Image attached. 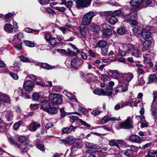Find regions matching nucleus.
<instances>
[{"mask_svg": "<svg viewBox=\"0 0 157 157\" xmlns=\"http://www.w3.org/2000/svg\"><path fill=\"white\" fill-rule=\"evenodd\" d=\"M86 76H85L84 75H82V78H95V76L92 73H88L86 75Z\"/></svg>", "mask_w": 157, "mask_h": 157, "instance_id": "nucleus-56", "label": "nucleus"}, {"mask_svg": "<svg viewBox=\"0 0 157 157\" xmlns=\"http://www.w3.org/2000/svg\"><path fill=\"white\" fill-rule=\"evenodd\" d=\"M79 121L83 125H84L85 127L86 128H88L90 127V124H87L86 122L83 121L82 120L80 119Z\"/></svg>", "mask_w": 157, "mask_h": 157, "instance_id": "nucleus-50", "label": "nucleus"}, {"mask_svg": "<svg viewBox=\"0 0 157 157\" xmlns=\"http://www.w3.org/2000/svg\"><path fill=\"white\" fill-rule=\"evenodd\" d=\"M0 98L2 101V102L6 103H10V99L7 94L0 93Z\"/></svg>", "mask_w": 157, "mask_h": 157, "instance_id": "nucleus-16", "label": "nucleus"}, {"mask_svg": "<svg viewBox=\"0 0 157 157\" xmlns=\"http://www.w3.org/2000/svg\"><path fill=\"white\" fill-rule=\"evenodd\" d=\"M9 75L13 78H18V75L17 74L13 72H10L9 73Z\"/></svg>", "mask_w": 157, "mask_h": 157, "instance_id": "nucleus-60", "label": "nucleus"}, {"mask_svg": "<svg viewBox=\"0 0 157 157\" xmlns=\"http://www.w3.org/2000/svg\"><path fill=\"white\" fill-rule=\"evenodd\" d=\"M144 60L148 61H149L151 59L150 56L149 54H146L144 55Z\"/></svg>", "mask_w": 157, "mask_h": 157, "instance_id": "nucleus-61", "label": "nucleus"}, {"mask_svg": "<svg viewBox=\"0 0 157 157\" xmlns=\"http://www.w3.org/2000/svg\"><path fill=\"white\" fill-rule=\"evenodd\" d=\"M104 90L102 89H96L94 91V93L98 95H103Z\"/></svg>", "mask_w": 157, "mask_h": 157, "instance_id": "nucleus-31", "label": "nucleus"}, {"mask_svg": "<svg viewBox=\"0 0 157 157\" xmlns=\"http://www.w3.org/2000/svg\"><path fill=\"white\" fill-rule=\"evenodd\" d=\"M118 119L116 117H110L108 116L104 117L101 120V122L102 124H105L109 121H117Z\"/></svg>", "mask_w": 157, "mask_h": 157, "instance_id": "nucleus-17", "label": "nucleus"}, {"mask_svg": "<svg viewBox=\"0 0 157 157\" xmlns=\"http://www.w3.org/2000/svg\"><path fill=\"white\" fill-rule=\"evenodd\" d=\"M25 31L28 33H33L34 32H37L38 31L30 29L29 28H26L25 29Z\"/></svg>", "mask_w": 157, "mask_h": 157, "instance_id": "nucleus-46", "label": "nucleus"}, {"mask_svg": "<svg viewBox=\"0 0 157 157\" xmlns=\"http://www.w3.org/2000/svg\"><path fill=\"white\" fill-rule=\"evenodd\" d=\"M48 42L51 45H55L56 44V41L55 37H52Z\"/></svg>", "mask_w": 157, "mask_h": 157, "instance_id": "nucleus-38", "label": "nucleus"}, {"mask_svg": "<svg viewBox=\"0 0 157 157\" xmlns=\"http://www.w3.org/2000/svg\"><path fill=\"white\" fill-rule=\"evenodd\" d=\"M142 30V28L140 26L135 27L133 29V33L136 36L141 35Z\"/></svg>", "mask_w": 157, "mask_h": 157, "instance_id": "nucleus-24", "label": "nucleus"}, {"mask_svg": "<svg viewBox=\"0 0 157 157\" xmlns=\"http://www.w3.org/2000/svg\"><path fill=\"white\" fill-rule=\"evenodd\" d=\"M126 31V29L124 27H121L117 29V32L120 35L124 34Z\"/></svg>", "mask_w": 157, "mask_h": 157, "instance_id": "nucleus-35", "label": "nucleus"}, {"mask_svg": "<svg viewBox=\"0 0 157 157\" xmlns=\"http://www.w3.org/2000/svg\"><path fill=\"white\" fill-rule=\"evenodd\" d=\"M39 104H31L30 105V108L33 110H36L39 108Z\"/></svg>", "mask_w": 157, "mask_h": 157, "instance_id": "nucleus-42", "label": "nucleus"}, {"mask_svg": "<svg viewBox=\"0 0 157 157\" xmlns=\"http://www.w3.org/2000/svg\"><path fill=\"white\" fill-rule=\"evenodd\" d=\"M109 144L112 146H115L117 147H119L117 143L115 140L114 139L109 140Z\"/></svg>", "mask_w": 157, "mask_h": 157, "instance_id": "nucleus-39", "label": "nucleus"}, {"mask_svg": "<svg viewBox=\"0 0 157 157\" xmlns=\"http://www.w3.org/2000/svg\"><path fill=\"white\" fill-rule=\"evenodd\" d=\"M49 0H38L40 3L42 5H44L49 3Z\"/></svg>", "mask_w": 157, "mask_h": 157, "instance_id": "nucleus-55", "label": "nucleus"}, {"mask_svg": "<svg viewBox=\"0 0 157 157\" xmlns=\"http://www.w3.org/2000/svg\"><path fill=\"white\" fill-rule=\"evenodd\" d=\"M113 88L112 86H108L104 90L103 96H109L112 95L113 93Z\"/></svg>", "mask_w": 157, "mask_h": 157, "instance_id": "nucleus-19", "label": "nucleus"}, {"mask_svg": "<svg viewBox=\"0 0 157 157\" xmlns=\"http://www.w3.org/2000/svg\"><path fill=\"white\" fill-rule=\"evenodd\" d=\"M67 54L69 55L75 56H76V53L75 52L71 51L69 49H67Z\"/></svg>", "mask_w": 157, "mask_h": 157, "instance_id": "nucleus-51", "label": "nucleus"}, {"mask_svg": "<svg viewBox=\"0 0 157 157\" xmlns=\"http://www.w3.org/2000/svg\"><path fill=\"white\" fill-rule=\"evenodd\" d=\"M153 100L151 105H154V103L157 100V91H153Z\"/></svg>", "mask_w": 157, "mask_h": 157, "instance_id": "nucleus-45", "label": "nucleus"}, {"mask_svg": "<svg viewBox=\"0 0 157 157\" xmlns=\"http://www.w3.org/2000/svg\"><path fill=\"white\" fill-rule=\"evenodd\" d=\"M151 114L155 118H157V109L153 105H151Z\"/></svg>", "mask_w": 157, "mask_h": 157, "instance_id": "nucleus-29", "label": "nucleus"}, {"mask_svg": "<svg viewBox=\"0 0 157 157\" xmlns=\"http://www.w3.org/2000/svg\"><path fill=\"white\" fill-rule=\"evenodd\" d=\"M40 66L42 67L43 68L48 70L51 69L54 67L52 66L47 63H40Z\"/></svg>", "mask_w": 157, "mask_h": 157, "instance_id": "nucleus-28", "label": "nucleus"}, {"mask_svg": "<svg viewBox=\"0 0 157 157\" xmlns=\"http://www.w3.org/2000/svg\"><path fill=\"white\" fill-rule=\"evenodd\" d=\"M90 30L94 32L97 33L100 30V27L95 24H93L90 27Z\"/></svg>", "mask_w": 157, "mask_h": 157, "instance_id": "nucleus-27", "label": "nucleus"}, {"mask_svg": "<svg viewBox=\"0 0 157 157\" xmlns=\"http://www.w3.org/2000/svg\"><path fill=\"white\" fill-rule=\"evenodd\" d=\"M107 44V42L105 40H100L98 42L96 47L103 48L105 47Z\"/></svg>", "mask_w": 157, "mask_h": 157, "instance_id": "nucleus-26", "label": "nucleus"}, {"mask_svg": "<svg viewBox=\"0 0 157 157\" xmlns=\"http://www.w3.org/2000/svg\"><path fill=\"white\" fill-rule=\"evenodd\" d=\"M85 145L86 147L88 149H95L97 148L98 147L97 145L96 144L86 141L85 142Z\"/></svg>", "mask_w": 157, "mask_h": 157, "instance_id": "nucleus-23", "label": "nucleus"}, {"mask_svg": "<svg viewBox=\"0 0 157 157\" xmlns=\"http://www.w3.org/2000/svg\"><path fill=\"white\" fill-rule=\"evenodd\" d=\"M52 35L50 33H46L44 35V38L48 42L51 38H52Z\"/></svg>", "mask_w": 157, "mask_h": 157, "instance_id": "nucleus-44", "label": "nucleus"}, {"mask_svg": "<svg viewBox=\"0 0 157 157\" xmlns=\"http://www.w3.org/2000/svg\"><path fill=\"white\" fill-rule=\"evenodd\" d=\"M139 103L138 102H137L136 100L135 99L133 100L132 99V101H130L128 102V105H129L131 106H137V104Z\"/></svg>", "mask_w": 157, "mask_h": 157, "instance_id": "nucleus-37", "label": "nucleus"}, {"mask_svg": "<svg viewBox=\"0 0 157 157\" xmlns=\"http://www.w3.org/2000/svg\"><path fill=\"white\" fill-rule=\"evenodd\" d=\"M150 27L149 26H147L142 30L141 36L144 39H147L149 38L151 34V32H150Z\"/></svg>", "mask_w": 157, "mask_h": 157, "instance_id": "nucleus-5", "label": "nucleus"}, {"mask_svg": "<svg viewBox=\"0 0 157 157\" xmlns=\"http://www.w3.org/2000/svg\"><path fill=\"white\" fill-rule=\"evenodd\" d=\"M50 101H43L41 103V108L44 111L51 114H55L57 112V109L53 105H51Z\"/></svg>", "mask_w": 157, "mask_h": 157, "instance_id": "nucleus-1", "label": "nucleus"}, {"mask_svg": "<svg viewBox=\"0 0 157 157\" xmlns=\"http://www.w3.org/2000/svg\"><path fill=\"white\" fill-rule=\"evenodd\" d=\"M22 123L21 121H20L14 124L13 125L14 128L15 130H17L20 125L21 123Z\"/></svg>", "mask_w": 157, "mask_h": 157, "instance_id": "nucleus-49", "label": "nucleus"}, {"mask_svg": "<svg viewBox=\"0 0 157 157\" xmlns=\"http://www.w3.org/2000/svg\"><path fill=\"white\" fill-rule=\"evenodd\" d=\"M80 33L81 35L85 38L87 37L89 34L88 30L85 27H84L83 29L80 28Z\"/></svg>", "mask_w": 157, "mask_h": 157, "instance_id": "nucleus-21", "label": "nucleus"}, {"mask_svg": "<svg viewBox=\"0 0 157 157\" xmlns=\"http://www.w3.org/2000/svg\"><path fill=\"white\" fill-rule=\"evenodd\" d=\"M112 77L113 78H124V76L126 74H123L122 73H119L117 71H115L112 72Z\"/></svg>", "mask_w": 157, "mask_h": 157, "instance_id": "nucleus-18", "label": "nucleus"}, {"mask_svg": "<svg viewBox=\"0 0 157 157\" xmlns=\"http://www.w3.org/2000/svg\"><path fill=\"white\" fill-rule=\"evenodd\" d=\"M131 52L132 55L136 57H139L140 56V51L137 48H135L132 45H128V52Z\"/></svg>", "mask_w": 157, "mask_h": 157, "instance_id": "nucleus-9", "label": "nucleus"}, {"mask_svg": "<svg viewBox=\"0 0 157 157\" xmlns=\"http://www.w3.org/2000/svg\"><path fill=\"white\" fill-rule=\"evenodd\" d=\"M36 146L38 149L42 151H45V147L43 144H38L36 145Z\"/></svg>", "mask_w": 157, "mask_h": 157, "instance_id": "nucleus-40", "label": "nucleus"}, {"mask_svg": "<svg viewBox=\"0 0 157 157\" xmlns=\"http://www.w3.org/2000/svg\"><path fill=\"white\" fill-rule=\"evenodd\" d=\"M34 83L31 80H28L25 82L24 86L25 91H30L32 90L34 86Z\"/></svg>", "mask_w": 157, "mask_h": 157, "instance_id": "nucleus-7", "label": "nucleus"}, {"mask_svg": "<svg viewBox=\"0 0 157 157\" xmlns=\"http://www.w3.org/2000/svg\"><path fill=\"white\" fill-rule=\"evenodd\" d=\"M20 59L21 61L24 62H30L29 59L27 58L22 56H20Z\"/></svg>", "mask_w": 157, "mask_h": 157, "instance_id": "nucleus-47", "label": "nucleus"}, {"mask_svg": "<svg viewBox=\"0 0 157 157\" xmlns=\"http://www.w3.org/2000/svg\"><path fill=\"white\" fill-rule=\"evenodd\" d=\"M59 29L64 34H66L69 31L68 29L64 27H60L59 28Z\"/></svg>", "mask_w": 157, "mask_h": 157, "instance_id": "nucleus-48", "label": "nucleus"}, {"mask_svg": "<svg viewBox=\"0 0 157 157\" xmlns=\"http://www.w3.org/2000/svg\"><path fill=\"white\" fill-rule=\"evenodd\" d=\"M27 139V138L25 136H21L18 138L19 141L21 143L25 142L26 140Z\"/></svg>", "mask_w": 157, "mask_h": 157, "instance_id": "nucleus-57", "label": "nucleus"}, {"mask_svg": "<svg viewBox=\"0 0 157 157\" xmlns=\"http://www.w3.org/2000/svg\"><path fill=\"white\" fill-rule=\"evenodd\" d=\"M24 43L26 45L30 47H33L35 46L34 43L30 41L25 40Z\"/></svg>", "mask_w": 157, "mask_h": 157, "instance_id": "nucleus-33", "label": "nucleus"}, {"mask_svg": "<svg viewBox=\"0 0 157 157\" xmlns=\"http://www.w3.org/2000/svg\"><path fill=\"white\" fill-rule=\"evenodd\" d=\"M112 33V30L109 29H105L102 31V35L105 37L110 36Z\"/></svg>", "mask_w": 157, "mask_h": 157, "instance_id": "nucleus-22", "label": "nucleus"}, {"mask_svg": "<svg viewBox=\"0 0 157 157\" xmlns=\"http://www.w3.org/2000/svg\"><path fill=\"white\" fill-rule=\"evenodd\" d=\"M133 122L132 120L128 117V129L132 128L133 127Z\"/></svg>", "mask_w": 157, "mask_h": 157, "instance_id": "nucleus-52", "label": "nucleus"}, {"mask_svg": "<svg viewBox=\"0 0 157 157\" xmlns=\"http://www.w3.org/2000/svg\"><path fill=\"white\" fill-rule=\"evenodd\" d=\"M9 141L10 143L16 145L17 147H19L20 145L16 142L13 138H11V137L10 138H9Z\"/></svg>", "mask_w": 157, "mask_h": 157, "instance_id": "nucleus-53", "label": "nucleus"}, {"mask_svg": "<svg viewBox=\"0 0 157 157\" xmlns=\"http://www.w3.org/2000/svg\"><path fill=\"white\" fill-rule=\"evenodd\" d=\"M46 11L48 13H51L52 14L55 13L54 11L49 7H48L47 8Z\"/></svg>", "mask_w": 157, "mask_h": 157, "instance_id": "nucleus-64", "label": "nucleus"}, {"mask_svg": "<svg viewBox=\"0 0 157 157\" xmlns=\"http://www.w3.org/2000/svg\"><path fill=\"white\" fill-rule=\"evenodd\" d=\"M76 127L72 125L70 126L69 127H64L62 128L61 131L62 134H68L70 133L71 131H75Z\"/></svg>", "mask_w": 157, "mask_h": 157, "instance_id": "nucleus-10", "label": "nucleus"}, {"mask_svg": "<svg viewBox=\"0 0 157 157\" xmlns=\"http://www.w3.org/2000/svg\"><path fill=\"white\" fill-rule=\"evenodd\" d=\"M23 37V34L22 33H18L17 34L15 35L13 37L12 39H13V40H16V39H19V40H20V39L21 38H22Z\"/></svg>", "mask_w": 157, "mask_h": 157, "instance_id": "nucleus-34", "label": "nucleus"}, {"mask_svg": "<svg viewBox=\"0 0 157 157\" xmlns=\"http://www.w3.org/2000/svg\"><path fill=\"white\" fill-rule=\"evenodd\" d=\"M66 5L67 7L70 8L73 5V1L71 0L68 1L67 3H66Z\"/></svg>", "mask_w": 157, "mask_h": 157, "instance_id": "nucleus-62", "label": "nucleus"}, {"mask_svg": "<svg viewBox=\"0 0 157 157\" xmlns=\"http://www.w3.org/2000/svg\"><path fill=\"white\" fill-rule=\"evenodd\" d=\"M18 92L19 95L25 99H28L30 98V97L29 95L30 92L29 91H25V92H24L23 89L21 87L18 88Z\"/></svg>", "mask_w": 157, "mask_h": 157, "instance_id": "nucleus-12", "label": "nucleus"}, {"mask_svg": "<svg viewBox=\"0 0 157 157\" xmlns=\"http://www.w3.org/2000/svg\"><path fill=\"white\" fill-rule=\"evenodd\" d=\"M61 117L63 118L66 116V112L63 108H61L60 110Z\"/></svg>", "mask_w": 157, "mask_h": 157, "instance_id": "nucleus-58", "label": "nucleus"}, {"mask_svg": "<svg viewBox=\"0 0 157 157\" xmlns=\"http://www.w3.org/2000/svg\"><path fill=\"white\" fill-rule=\"evenodd\" d=\"M129 139L130 141L138 144L140 143L142 141V138L139 136L136 135H132L130 136Z\"/></svg>", "mask_w": 157, "mask_h": 157, "instance_id": "nucleus-14", "label": "nucleus"}, {"mask_svg": "<svg viewBox=\"0 0 157 157\" xmlns=\"http://www.w3.org/2000/svg\"><path fill=\"white\" fill-rule=\"evenodd\" d=\"M83 61L81 59L78 58H74L71 60V65L73 67L78 68L82 64Z\"/></svg>", "mask_w": 157, "mask_h": 157, "instance_id": "nucleus-6", "label": "nucleus"}, {"mask_svg": "<svg viewBox=\"0 0 157 157\" xmlns=\"http://www.w3.org/2000/svg\"><path fill=\"white\" fill-rule=\"evenodd\" d=\"M49 101L54 106L55 105L61 104L63 101V99L59 94H51L49 95Z\"/></svg>", "mask_w": 157, "mask_h": 157, "instance_id": "nucleus-2", "label": "nucleus"}, {"mask_svg": "<svg viewBox=\"0 0 157 157\" xmlns=\"http://www.w3.org/2000/svg\"><path fill=\"white\" fill-rule=\"evenodd\" d=\"M57 51L58 52L63 54L65 55H67V52L65 49H57Z\"/></svg>", "mask_w": 157, "mask_h": 157, "instance_id": "nucleus-59", "label": "nucleus"}, {"mask_svg": "<svg viewBox=\"0 0 157 157\" xmlns=\"http://www.w3.org/2000/svg\"><path fill=\"white\" fill-rule=\"evenodd\" d=\"M9 42L13 44L14 46H15V48L17 50H20L22 48V43L21 41V40L16 39V40H13L12 38H10L9 40Z\"/></svg>", "mask_w": 157, "mask_h": 157, "instance_id": "nucleus-8", "label": "nucleus"}, {"mask_svg": "<svg viewBox=\"0 0 157 157\" xmlns=\"http://www.w3.org/2000/svg\"><path fill=\"white\" fill-rule=\"evenodd\" d=\"M40 126V124L39 123L33 121L29 124V128L31 131L35 132Z\"/></svg>", "mask_w": 157, "mask_h": 157, "instance_id": "nucleus-11", "label": "nucleus"}, {"mask_svg": "<svg viewBox=\"0 0 157 157\" xmlns=\"http://www.w3.org/2000/svg\"><path fill=\"white\" fill-rule=\"evenodd\" d=\"M119 126L121 128L127 129L128 128V118L124 121L121 122Z\"/></svg>", "mask_w": 157, "mask_h": 157, "instance_id": "nucleus-32", "label": "nucleus"}, {"mask_svg": "<svg viewBox=\"0 0 157 157\" xmlns=\"http://www.w3.org/2000/svg\"><path fill=\"white\" fill-rule=\"evenodd\" d=\"M40 97L39 94L36 92L34 93L32 95V98L34 100L37 101Z\"/></svg>", "mask_w": 157, "mask_h": 157, "instance_id": "nucleus-41", "label": "nucleus"}, {"mask_svg": "<svg viewBox=\"0 0 157 157\" xmlns=\"http://www.w3.org/2000/svg\"><path fill=\"white\" fill-rule=\"evenodd\" d=\"M108 52V49L107 48H102L101 50V54L103 56H105Z\"/></svg>", "mask_w": 157, "mask_h": 157, "instance_id": "nucleus-63", "label": "nucleus"}, {"mask_svg": "<svg viewBox=\"0 0 157 157\" xmlns=\"http://www.w3.org/2000/svg\"><path fill=\"white\" fill-rule=\"evenodd\" d=\"M142 1V0H132L130 2V4L132 6H137L140 4Z\"/></svg>", "mask_w": 157, "mask_h": 157, "instance_id": "nucleus-30", "label": "nucleus"}, {"mask_svg": "<svg viewBox=\"0 0 157 157\" xmlns=\"http://www.w3.org/2000/svg\"><path fill=\"white\" fill-rule=\"evenodd\" d=\"M152 42V40H148L144 41L143 43L142 47L143 50L146 51L148 49L151 47Z\"/></svg>", "mask_w": 157, "mask_h": 157, "instance_id": "nucleus-15", "label": "nucleus"}, {"mask_svg": "<svg viewBox=\"0 0 157 157\" xmlns=\"http://www.w3.org/2000/svg\"><path fill=\"white\" fill-rule=\"evenodd\" d=\"M3 114L8 121H10L13 119V112L10 110L4 111L3 112Z\"/></svg>", "mask_w": 157, "mask_h": 157, "instance_id": "nucleus-13", "label": "nucleus"}, {"mask_svg": "<svg viewBox=\"0 0 157 157\" xmlns=\"http://www.w3.org/2000/svg\"><path fill=\"white\" fill-rule=\"evenodd\" d=\"M121 13V11L120 10H116L112 13V14H113L116 17L120 16Z\"/></svg>", "mask_w": 157, "mask_h": 157, "instance_id": "nucleus-54", "label": "nucleus"}, {"mask_svg": "<svg viewBox=\"0 0 157 157\" xmlns=\"http://www.w3.org/2000/svg\"><path fill=\"white\" fill-rule=\"evenodd\" d=\"M94 13L92 11H90L86 13L83 17L82 22L84 25H89L94 16Z\"/></svg>", "mask_w": 157, "mask_h": 157, "instance_id": "nucleus-4", "label": "nucleus"}, {"mask_svg": "<svg viewBox=\"0 0 157 157\" xmlns=\"http://www.w3.org/2000/svg\"><path fill=\"white\" fill-rule=\"evenodd\" d=\"M76 7L78 9L87 8L90 5L91 0H74Z\"/></svg>", "mask_w": 157, "mask_h": 157, "instance_id": "nucleus-3", "label": "nucleus"}, {"mask_svg": "<svg viewBox=\"0 0 157 157\" xmlns=\"http://www.w3.org/2000/svg\"><path fill=\"white\" fill-rule=\"evenodd\" d=\"M118 20L117 17L114 16L113 14H112L109 20V22L111 25H114L118 21Z\"/></svg>", "mask_w": 157, "mask_h": 157, "instance_id": "nucleus-25", "label": "nucleus"}, {"mask_svg": "<svg viewBox=\"0 0 157 157\" xmlns=\"http://www.w3.org/2000/svg\"><path fill=\"white\" fill-rule=\"evenodd\" d=\"M102 113V111L98 110H94L91 112V114L92 115L96 116H98Z\"/></svg>", "mask_w": 157, "mask_h": 157, "instance_id": "nucleus-43", "label": "nucleus"}, {"mask_svg": "<svg viewBox=\"0 0 157 157\" xmlns=\"http://www.w3.org/2000/svg\"><path fill=\"white\" fill-rule=\"evenodd\" d=\"M4 31L9 33H12L13 30V29L12 25L7 23L5 24L4 27Z\"/></svg>", "mask_w": 157, "mask_h": 157, "instance_id": "nucleus-20", "label": "nucleus"}, {"mask_svg": "<svg viewBox=\"0 0 157 157\" xmlns=\"http://www.w3.org/2000/svg\"><path fill=\"white\" fill-rule=\"evenodd\" d=\"M155 155H157V150L153 151L151 152L148 151L147 155L148 157H154Z\"/></svg>", "mask_w": 157, "mask_h": 157, "instance_id": "nucleus-36", "label": "nucleus"}]
</instances>
